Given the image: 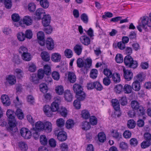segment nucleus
Listing matches in <instances>:
<instances>
[{
  "mask_svg": "<svg viewBox=\"0 0 151 151\" xmlns=\"http://www.w3.org/2000/svg\"><path fill=\"white\" fill-rule=\"evenodd\" d=\"M81 42L85 45H88L90 44L91 41L89 38L86 35H83L80 38Z\"/></svg>",
  "mask_w": 151,
  "mask_h": 151,
  "instance_id": "10",
  "label": "nucleus"
},
{
  "mask_svg": "<svg viewBox=\"0 0 151 151\" xmlns=\"http://www.w3.org/2000/svg\"><path fill=\"white\" fill-rule=\"evenodd\" d=\"M41 6L45 9L47 8L49 5V2L47 0H42L40 2Z\"/></svg>",
  "mask_w": 151,
  "mask_h": 151,
  "instance_id": "45",
  "label": "nucleus"
},
{
  "mask_svg": "<svg viewBox=\"0 0 151 151\" xmlns=\"http://www.w3.org/2000/svg\"><path fill=\"white\" fill-rule=\"evenodd\" d=\"M56 124L59 127H62L65 124V121L62 118L58 119L56 121Z\"/></svg>",
  "mask_w": 151,
  "mask_h": 151,
  "instance_id": "64",
  "label": "nucleus"
},
{
  "mask_svg": "<svg viewBox=\"0 0 151 151\" xmlns=\"http://www.w3.org/2000/svg\"><path fill=\"white\" fill-rule=\"evenodd\" d=\"M138 143L137 139L135 138H132L129 140L130 144L133 147H135Z\"/></svg>",
  "mask_w": 151,
  "mask_h": 151,
  "instance_id": "57",
  "label": "nucleus"
},
{
  "mask_svg": "<svg viewBox=\"0 0 151 151\" xmlns=\"http://www.w3.org/2000/svg\"><path fill=\"white\" fill-rule=\"evenodd\" d=\"M136 125L135 122L133 120H129L127 122V126L128 128L130 129L134 128Z\"/></svg>",
  "mask_w": 151,
  "mask_h": 151,
  "instance_id": "53",
  "label": "nucleus"
},
{
  "mask_svg": "<svg viewBox=\"0 0 151 151\" xmlns=\"http://www.w3.org/2000/svg\"><path fill=\"white\" fill-rule=\"evenodd\" d=\"M6 80V82L11 85L14 84L16 82L15 77L12 75H9L7 76Z\"/></svg>",
  "mask_w": 151,
  "mask_h": 151,
  "instance_id": "9",
  "label": "nucleus"
},
{
  "mask_svg": "<svg viewBox=\"0 0 151 151\" xmlns=\"http://www.w3.org/2000/svg\"><path fill=\"white\" fill-rule=\"evenodd\" d=\"M115 60L117 63H120L123 61V58L122 55L120 54H117L115 57Z\"/></svg>",
  "mask_w": 151,
  "mask_h": 151,
  "instance_id": "51",
  "label": "nucleus"
},
{
  "mask_svg": "<svg viewBox=\"0 0 151 151\" xmlns=\"http://www.w3.org/2000/svg\"><path fill=\"white\" fill-rule=\"evenodd\" d=\"M81 115L83 118L85 119H88L90 116V114L88 111L86 110H84L82 111Z\"/></svg>",
  "mask_w": 151,
  "mask_h": 151,
  "instance_id": "40",
  "label": "nucleus"
},
{
  "mask_svg": "<svg viewBox=\"0 0 151 151\" xmlns=\"http://www.w3.org/2000/svg\"><path fill=\"white\" fill-rule=\"evenodd\" d=\"M12 18L13 21L15 22L19 21L20 19V17L19 15L16 13L12 14Z\"/></svg>",
  "mask_w": 151,
  "mask_h": 151,
  "instance_id": "63",
  "label": "nucleus"
},
{
  "mask_svg": "<svg viewBox=\"0 0 151 151\" xmlns=\"http://www.w3.org/2000/svg\"><path fill=\"white\" fill-rule=\"evenodd\" d=\"M23 23L27 26L30 25L32 24V20L31 17L28 16H25L23 18Z\"/></svg>",
  "mask_w": 151,
  "mask_h": 151,
  "instance_id": "20",
  "label": "nucleus"
},
{
  "mask_svg": "<svg viewBox=\"0 0 151 151\" xmlns=\"http://www.w3.org/2000/svg\"><path fill=\"white\" fill-rule=\"evenodd\" d=\"M30 81L34 83H39L40 79L38 77L36 74H33L32 75L30 78Z\"/></svg>",
  "mask_w": 151,
  "mask_h": 151,
  "instance_id": "34",
  "label": "nucleus"
},
{
  "mask_svg": "<svg viewBox=\"0 0 151 151\" xmlns=\"http://www.w3.org/2000/svg\"><path fill=\"white\" fill-rule=\"evenodd\" d=\"M146 25L151 27V21L148 17L145 16L142 18V23L139 24L137 27L139 31L141 32L142 29H145L146 28Z\"/></svg>",
  "mask_w": 151,
  "mask_h": 151,
  "instance_id": "2",
  "label": "nucleus"
},
{
  "mask_svg": "<svg viewBox=\"0 0 151 151\" xmlns=\"http://www.w3.org/2000/svg\"><path fill=\"white\" fill-rule=\"evenodd\" d=\"M21 136L25 139H30L32 136L31 132L27 128H22L20 130Z\"/></svg>",
  "mask_w": 151,
  "mask_h": 151,
  "instance_id": "4",
  "label": "nucleus"
},
{
  "mask_svg": "<svg viewBox=\"0 0 151 151\" xmlns=\"http://www.w3.org/2000/svg\"><path fill=\"white\" fill-rule=\"evenodd\" d=\"M114 81L116 83H118L120 81V75L118 73H115L111 75Z\"/></svg>",
  "mask_w": 151,
  "mask_h": 151,
  "instance_id": "24",
  "label": "nucleus"
},
{
  "mask_svg": "<svg viewBox=\"0 0 151 151\" xmlns=\"http://www.w3.org/2000/svg\"><path fill=\"white\" fill-rule=\"evenodd\" d=\"M9 121V124L10 129L13 132H16L17 130L16 127V121L15 119H11Z\"/></svg>",
  "mask_w": 151,
  "mask_h": 151,
  "instance_id": "16",
  "label": "nucleus"
},
{
  "mask_svg": "<svg viewBox=\"0 0 151 151\" xmlns=\"http://www.w3.org/2000/svg\"><path fill=\"white\" fill-rule=\"evenodd\" d=\"M23 74V71L20 69L17 68L14 70V74L18 78L22 77Z\"/></svg>",
  "mask_w": 151,
  "mask_h": 151,
  "instance_id": "27",
  "label": "nucleus"
},
{
  "mask_svg": "<svg viewBox=\"0 0 151 151\" xmlns=\"http://www.w3.org/2000/svg\"><path fill=\"white\" fill-rule=\"evenodd\" d=\"M89 122L93 125H96L97 123V119L95 116H92L89 119Z\"/></svg>",
  "mask_w": 151,
  "mask_h": 151,
  "instance_id": "54",
  "label": "nucleus"
},
{
  "mask_svg": "<svg viewBox=\"0 0 151 151\" xmlns=\"http://www.w3.org/2000/svg\"><path fill=\"white\" fill-rule=\"evenodd\" d=\"M76 76L73 72H69L68 73V79L71 83H74L76 81Z\"/></svg>",
  "mask_w": 151,
  "mask_h": 151,
  "instance_id": "18",
  "label": "nucleus"
},
{
  "mask_svg": "<svg viewBox=\"0 0 151 151\" xmlns=\"http://www.w3.org/2000/svg\"><path fill=\"white\" fill-rule=\"evenodd\" d=\"M111 134L112 137L116 139L119 140L121 138V135L116 130H113L111 132Z\"/></svg>",
  "mask_w": 151,
  "mask_h": 151,
  "instance_id": "23",
  "label": "nucleus"
},
{
  "mask_svg": "<svg viewBox=\"0 0 151 151\" xmlns=\"http://www.w3.org/2000/svg\"><path fill=\"white\" fill-rule=\"evenodd\" d=\"M65 55L68 58H70L73 56V52L70 49L66 50L64 52Z\"/></svg>",
  "mask_w": 151,
  "mask_h": 151,
  "instance_id": "59",
  "label": "nucleus"
},
{
  "mask_svg": "<svg viewBox=\"0 0 151 151\" xmlns=\"http://www.w3.org/2000/svg\"><path fill=\"white\" fill-rule=\"evenodd\" d=\"M19 146L20 150L22 151H26L28 149V146L24 142H20L19 144Z\"/></svg>",
  "mask_w": 151,
  "mask_h": 151,
  "instance_id": "38",
  "label": "nucleus"
},
{
  "mask_svg": "<svg viewBox=\"0 0 151 151\" xmlns=\"http://www.w3.org/2000/svg\"><path fill=\"white\" fill-rule=\"evenodd\" d=\"M111 102L114 109L116 111L118 110L120 108V105L118 100L116 99H112Z\"/></svg>",
  "mask_w": 151,
  "mask_h": 151,
  "instance_id": "28",
  "label": "nucleus"
},
{
  "mask_svg": "<svg viewBox=\"0 0 151 151\" xmlns=\"http://www.w3.org/2000/svg\"><path fill=\"white\" fill-rule=\"evenodd\" d=\"M44 123L41 121H38L36 122L35 126L36 129L38 130H42L44 128Z\"/></svg>",
  "mask_w": 151,
  "mask_h": 151,
  "instance_id": "42",
  "label": "nucleus"
},
{
  "mask_svg": "<svg viewBox=\"0 0 151 151\" xmlns=\"http://www.w3.org/2000/svg\"><path fill=\"white\" fill-rule=\"evenodd\" d=\"M45 73L47 75H49L51 73V69L50 66L47 65H45L44 67L43 70Z\"/></svg>",
  "mask_w": 151,
  "mask_h": 151,
  "instance_id": "58",
  "label": "nucleus"
},
{
  "mask_svg": "<svg viewBox=\"0 0 151 151\" xmlns=\"http://www.w3.org/2000/svg\"><path fill=\"white\" fill-rule=\"evenodd\" d=\"M61 58V55L58 53H54L52 54L51 59L52 61L54 62H60Z\"/></svg>",
  "mask_w": 151,
  "mask_h": 151,
  "instance_id": "11",
  "label": "nucleus"
},
{
  "mask_svg": "<svg viewBox=\"0 0 151 151\" xmlns=\"http://www.w3.org/2000/svg\"><path fill=\"white\" fill-rule=\"evenodd\" d=\"M52 124L50 122L47 121L45 122L43 129L47 133L50 132L52 131Z\"/></svg>",
  "mask_w": 151,
  "mask_h": 151,
  "instance_id": "14",
  "label": "nucleus"
},
{
  "mask_svg": "<svg viewBox=\"0 0 151 151\" xmlns=\"http://www.w3.org/2000/svg\"><path fill=\"white\" fill-rule=\"evenodd\" d=\"M92 60L90 58H87L85 60L84 68H90L92 65Z\"/></svg>",
  "mask_w": 151,
  "mask_h": 151,
  "instance_id": "33",
  "label": "nucleus"
},
{
  "mask_svg": "<svg viewBox=\"0 0 151 151\" xmlns=\"http://www.w3.org/2000/svg\"><path fill=\"white\" fill-rule=\"evenodd\" d=\"M40 88L41 91L43 93H46L48 90L47 85L45 83H42L40 85Z\"/></svg>",
  "mask_w": 151,
  "mask_h": 151,
  "instance_id": "50",
  "label": "nucleus"
},
{
  "mask_svg": "<svg viewBox=\"0 0 151 151\" xmlns=\"http://www.w3.org/2000/svg\"><path fill=\"white\" fill-rule=\"evenodd\" d=\"M45 14V10L42 8L38 9L36 11V15L37 16V18L39 19H41V14Z\"/></svg>",
  "mask_w": 151,
  "mask_h": 151,
  "instance_id": "39",
  "label": "nucleus"
},
{
  "mask_svg": "<svg viewBox=\"0 0 151 151\" xmlns=\"http://www.w3.org/2000/svg\"><path fill=\"white\" fill-rule=\"evenodd\" d=\"M17 117L20 119H22L24 118V115L22 110L20 109H17L15 113Z\"/></svg>",
  "mask_w": 151,
  "mask_h": 151,
  "instance_id": "44",
  "label": "nucleus"
},
{
  "mask_svg": "<svg viewBox=\"0 0 151 151\" xmlns=\"http://www.w3.org/2000/svg\"><path fill=\"white\" fill-rule=\"evenodd\" d=\"M133 60L132 57L129 55L126 56L124 59V63L127 66H128Z\"/></svg>",
  "mask_w": 151,
  "mask_h": 151,
  "instance_id": "32",
  "label": "nucleus"
},
{
  "mask_svg": "<svg viewBox=\"0 0 151 151\" xmlns=\"http://www.w3.org/2000/svg\"><path fill=\"white\" fill-rule=\"evenodd\" d=\"M41 57L42 59L45 61H48L50 60V54L46 51H44L41 52Z\"/></svg>",
  "mask_w": 151,
  "mask_h": 151,
  "instance_id": "15",
  "label": "nucleus"
},
{
  "mask_svg": "<svg viewBox=\"0 0 151 151\" xmlns=\"http://www.w3.org/2000/svg\"><path fill=\"white\" fill-rule=\"evenodd\" d=\"M83 47L82 45H76L74 47L73 50L78 55H80L82 51Z\"/></svg>",
  "mask_w": 151,
  "mask_h": 151,
  "instance_id": "21",
  "label": "nucleus"
},
{
  "mask_svg": "<svg viewBox=\"0 0 151 151\" xmlns=\"http://www.w3.org/2000/svg\"><path fill=\"white\" fill-rule=\"evenodd\" d=\"M73 90L76 94V97L79 100H83L86 95L83 91L82 86L80 84L75 83L73 86Z\"/></svg>",
  "mask_w": 151,
  "mask_h": 151,
  "instance_id": "1",
  "label": "nucleus"
},
{
  "mask_svg": "<svg viewBox=\"0 0 151 151\" xmlns=\"http://www.w3.org/2000/svg\"><path fill=\"white\" fill-rule=\"evenodd\" d=\"M22 59L26 61H30L32 59V56L28 52L21 55Z\"/></svg>",
  "mask_w": 151,
  "mask_h": 151,
  "instance_id": "22",
  "label": "nucleus"
},
{
  "mask_svg": "<svg viewBox=\"0 0 151 151\" xmlns=\"http://www.w3.org/2000/svg\"><path fill=\"white\" fill-rule=\"evenodd\" d=\"M24 35L25 38L30 40L32 39V37L33 33L31 30L27 29L25 31Z\"/></svg>",
  "mask_w": 151,
  "mask_h": 151,
  "instance_id": "37",
  "label": "nucleus"
},
{
  "mask_svg": "<svg viewBox=\"0 0 151 151\" xmlns=\"http://www.w3.org/2000/svg\"><path fill=\"white\" fill-rule=\"evenodd\" d=\"M139 103L137 101H132L131 103V106L134 110H136L140 106Z\"/></svg>",
  "mask_w": 151,
  "mask_h": 151,
  "instance_id": "41",
  "label": "nucleus"
},
{
  "mask_svg": "<svg viewBox=\"0 0 151 151\" xmlns=\"http://www.w3.org/2000/svg\"><path fill=\"white\" fill-rule=\"evenodd\" d=\"M77 66L80 68L84 67V63L83 60L81 58H78L77 60Z\"/></svg>",
  "mask_w": 151,
  "mask_h": 151,
  "instance_id": "56",
  "label": "nucleus"
},
{
  "mask_svg": "<svg viewBox=\"0 0 151 151\" xmlns=\"http://www.w3.org/2000/svg\"><path fill=\"white\" fill-rule=\"evenodd\" d=\"M75 122L74 121L71 119L68 120L65 124L66 128L68 129H72L74 126Z\"/></svg>",
  "mask_w": 151,
  "mask_h": 151,
  "instance_id": "25",
  "label": "nucleus"
},
{
  "mask_svg": "<svg viewBox=\"0 0 151 151\" xmlns=\"http://www.w3.org/2000/svg\"><path fill=\"white\" fill-rule=\"evenodd\" d=\"M42 19V23L45 27H46L49 25L50 20V17L49 15H44Z\"/></svg>",
  "mask_w": 151,
  "mask_h": 151,
  "instance_id": "13",
  "label": "nucleus"
},
{
  "mask_svg": "<svg viewBox=\"0 0 151 151\" xmlns=\"http://www.w3.org/2000/svg\"><path fill=\"white\" fill-rule=\"evenodd\" d=\"M132 87L130 85L126 84L124 87L123 90L125 93L128 94L132 92Z\"/></svg>",
  "mask_w": 151,
  "mask_h": 151,
  "instance_id": "31",
  "label": "nucleus"
},
{
  "mask_svg": "<svg viewBox=\"0 0 151 151\" xmlns=\"http://www.w3.org/2000/svg\"><path fill=\"white\" fill-rule=\"evenodd\" d=\"M64 97L66 100L67 101L70 102L72 100V95L70 91L69 90L65 91L64 93Z\"/></svg>",
  "mask_w": 151,
  "mask_h": 151,
  "instance_id": "17",
  "label": "nucleus"
},
{
  "mask_svg": "<svg viewBox=\"0 0 151 151\" xmlns=\"http://www.w3.org/2000/svg\"><path fill=\"white\" fill-rule=\"evenodd\" d=\"M2 102L5 106H9L11 104V102L8 96L5 94L2 95L1 97Z\"/></svg>",
  "mask_w": 151,
  "mask_h": 151,
  "instance_id": "7",
  "label": "nucleus"
},
{
  "mask_svg": "<svg viewBox=\"0 0 151 151\" xmlns=\"http://www.w3.org/2000/svg\"><path fill=\"white\" fill-rule=\"evenodd\" d=\"M37 37L38 40L40 41H43L45 38L44 33L42 31H39L37 34Z\"/></svg>",
  "mask_w": 151,
  "mask_h": 151,
  "instance_id": "48",
  "label": "nucleus"
},
{
  "mask_svg": "<svg viewBox=\"0 0 151 151\" xmlns=\"http://www.w3.org/2000/svg\"><path fill=\"white\" fill-rule=\"evenodd\" d=\"M57 136L58 139L61 141L65 140L67 138L66 133L63 131H60L58 133Z\"/></svg>",
  "mask_w": 151,
  "mask_h": 151,
  "instance_id": "8",
  "label": "nucleus"
},
{
  "mask_svg": "<svg viewBox=\"0 0 151 151\" xmlns=\"http://www.w3.org/2000/svg\"><path fill=\"white\" fill-rule=\"evenodd\" d=\"M60 112L62 116L64 117L66 116L67 114V110L65 108L61 107L60 110Z\"/></svg>",
  "mask_w": 151,
  "mask_h": 151,
  "instance_id": "60",
  "label": "nucleus"
},
{
  "mask_svg": "<svg viewBox=\"0 0 151 151\" xmlns=\"http://www.w3.org/2000/svg\"><path fill=\"white\" fill-rule=\"evenodd\" d=\"M52 76L53 78L56 81H58L60 78V75L59 73L57 71H54L52 73Z\"/></svg>",
  "mask_w": 151,
  "mask_h": 151,
  "instance_id": "55",
  "label": "nucleus"
},
{
  "mask_svg": "<svg viewBox=\"0 0 151 151\" xmlns=\"http://www.w3.org/2000/svg\"><path fill=\"white\" fill-rule=\"evenodd\" d=\"M46 45L47 49L49 50H52L54 48V42L52 38L49 37L47 39Z\"/></svg>",
  "mask_w": 151,
  "mask_h": 151,
  "instance_id": "6",
  "label": "nucleus"
},
{
  "mask_svg": "<svg viewBox=\"0 0 151 151\" xmlns=\"http://www.w3.org/2000/svg\"><path fill=\"white\" fill-rule=\"evenodd\" d=\"M82 127L83 129L87 130L90 128V125L88 122L86 121L82 122Z\"/></svg>",
  "mask_w": 151,
  "mask_h": 151,
  "instance_id": "52",
  "label": "nucleus"
},
{
  "mask_svg": "<svg viewBox=\"0 0 151 151\" xmlns=\"http://www.w3.org/2000/svg\"><path fill=\"white\" fill-rule=\"evenodd\" d=\"M43 110L45 114L48 117H51L53 115L52 112L49 105H45L43 107Z\"/></svg>",
  "mask_w": 151,
  "mask_h": 151,
  "instance_id": "12",
  "label": "nucleus"
},
{
  "mask_svg": "<svg viewBox=\"0 0 151 151\" xmlns=\"http://www.w3.org/2000/svg\"><path fill=\"white\" fill-rule=\"evenodd\" d=\"M94 88L98 91H101L103 88V86L100 82H94Z\"/></svg>",
  "mask_w": 151,
  "mask_h": 151,
  "instance_id": "62",
  "label": "nucleus"
},
{
  "mask_svg": "<svg viewBox=\"0 0 151 151\" xmlns=\"http://www.w3.org/2000/svg\"><path fill=\"white\" fill-rule=\"evenodd\" d=\"M54 101L51 104L50 107L52 112H55L58 110L59 108V105L61 102V99L60 97H56L54 99Z\"/></svg>",
  "mask_w": 151,
  "mask_h": 151,
  "instance_id": "3",
  "label": "nucleus"
},
{
  "mask_svg": "<svg viewBox=\"0 0 151 151\" xmlns=\"http://www.w3.org/2000/svg\"><path fill=\"white\" fill-rule=\"evenodd\" d=\"M18 50L19 53L21 54V55L28 51L27 48L26 46L23 45L20 46L19 49Z\"/></svg>",
  "mask_w": 151,
  "mask_h": 151,
  "instance_id": "46",
  "label": "nucleus"
},
{
  "mask_svg": "<svg viewBox=\"0 0 151 151\" xmlns=\"http://www.w3.org/2000/svg\"><path fill=\"white\" fill-rule=\"evenodd\" d=\"M151 145V142L145 140L141 143V146L142 148L145 149L149 147Z\"/></svg>",
  "mask_w": 151,
  "mask_h": 151,
  "instance_id": "49",
  "label": "nucleus"
},
{
  "mask_svg": "<svg viewBox=\"0 0 151 151\" xmlns=\"http://www.w3.org/2000/svg\"><path fill=\"white\" fill-rule=\"evenodd\" d=\"M119 101L122 105L125 106L127 104V100L125 96L122 97L119 100Z\"/></svg>",
  "mask_w": 151,
  "mask_h": 151,
  "instance_id": "61",
  "label": "nucleus"
},
{
  "mask_svg": "<svg viewBox=\"0 0 151 151\" xmlns=\"http://www.w3.org/2000/svg\"><path fill=\"white\" fill-rule=\"evenodd\" d=\"M124 76L125 79L129 81L132 79L133 77V73L132 72L128 69H123Z\"/></svg>",
  "mask_w": 151,
  "mask_h": 151,
  "instance_id": "5",
  "label": "nucleus"
},
{
  "mask_svg": "<svg viewBox=\"0 0 151 151\" xmlns=\"http://www.w3.org/2000/svg\"><path fill=\"white\" fill-rule=\"evenodd\" d=\"M17 37L20 41H23L25 40L24 34L22 32H19L17 34Z\"/></svg>",
  "mask_w": 151,
  "mask_h": 151,
  "instance_id": "47",
  "label": "nucleus"
},
{
  "mask_svg": "<svg viewBox=\"0 0 151 151\" xmlns=\"http://www.w3.org/2000/svg\"><path fill=\"white\" fill-rule=\"evenodd\" d=\"M132 89L136 91H139L140 88L141 86L139 82L137 81H135L132 85Z\"/></svg>",
  "mask_w": 151,
  "mask_h": 151,
  "instance_id": "19",
  "label": "nucleus"
},
{
  "mask_svg": "<svg viewBox=\"0 0 151 151\" xmlns=\"http://www.w3.org/2000/svg\"><path fill=\"white\" fill-rule=\"evenodd\" d=\"M98 137L99 141L101 142H104L106 140V135L103 132L99 133L98 134Z\"/></svg>",
  "mask_w": 151,
  "mask_h": 151,
  "instance_id": "35",
  "label": "nucleus"
},
{
  "mask_svg": "<svg viewBox=\"0 0 151 151\" xmlns=\"http://www.w3.org/2000/svg\"><path fill=\"white\" fill-rule=\"evenodd\" d=\"M40 142L41 144L45 145L47 142V139L46 136L44 135H41L40 138Z\"/></svg>",
  "mask_w": 151,
  "mask_h": 151,
  "instance_id": "43",
  "label": "nucleus"
},
{
  "mask_svg": "<svg viewBox=\"0 0 151 151\" xmlns=\"http://www.w3.org/2000/svg\"><path fill=\"white\" fill-rule=\"evenodd\" d=\"M98 70L95 69H92L90 72V77L93 79H96L98 75Z\"/></svg>",
  "mask_w": 151,
  "mask_h": 151,
  "instance_id": "36",
  "label": "nucleus"
},
{
  "mask_svg": "<svg viewBox=\"0 0 151 151\" xmlns=\"http://www.w3.org/2000/svg\"><path fill=\"white\" fill-rule=\"evenodd\" d=\"M55 91L57 94L59 95H61L64 92L63 87L62 85L57 86L55 87Z\"/></svg>",
  "mask_w": 151,
  "mask_h": 151,
  "instance_id": "26",
  "label": "nucleus"
},
{
  "mask_svg": "<svg viewBox=\"0 0 151 151\" xmlns=\"http://www.w3.org/2000/svg\"><path fill=\"white\" fill-rule=\"evenodd\" d=\"M6 114L8 117L10 119H15L14 112L11 109H8L7 110Z\"/></svg>",
  "mask_w": 151,
  "mask_h": 151,
  "instance_id": "30",
  "label": "nucleus"
},
{
  "mask_svg": "<svg viewBox=\"0 0 151 151\" xmlns=\"http://www.w3.org/2000/svg\"><path fill=\"white\" fill-rule=\"evenodd\" d=\"M137 114L139 116H144L145 114V111L144 108L141 106L136 110Z\"/></svg>",
  "mask_w": 151,
  "mask_h": 151,
  "instance_id": "29",
  "label": "nucleus"
}]
</instances>
